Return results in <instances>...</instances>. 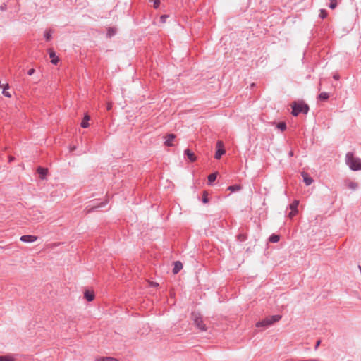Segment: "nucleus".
<instances>
[{
    "instance_id": "nucleus-18",
    "label": "nucleus",
    "mask_w": 361,
    "mask_h": 361,
    "mask_svg": "<svg viewBox=\"0 0 361 361\" xmlns=\"http://www.w3.org/2000/svg\"><path fill=\"white\" fill-rule=\"evenodd\" d=\"M216 177H217L216 173H213L209 174L208 176L209 184L211 185L214 181H215V180L216 179Z\"/></svg>"
},
{
    "instance_id": "nucleus-27",
    "label": "nucleus",
    "mask_w": 361,
    "mask_h": 361,
    "mask_svg": "<svg viewBox=\"0 0 361 361\" xmlns=\"http://www.w3.org/2000/svg\"><path fill=\"white\" fill-rule=\"evenodd\" d=\"M150 1L153 2L154 4V8H157L159 6L160 1L159 0H149Z\"/></svg>"
},
{
    "instance_id": "nucleus-17",
    "label": "nucleus",
    "mask_w": 361,
    "mask_h": 361,
    "mask_svg": "<svg viewBox=\"0 0 361 361\" xmlns=\"http://www.w3.org/2000/svg\"><path fill=\"white\" fill-rule=\"evenodd\" d=\"M89 120H90V116L87 115L85 116L83 120L81 122V124H80L82 128H87L89 126V123H88Z\"/></svg>"
},
{
    "instance_id": "nucleus-14",
    "label": "nucleus",
    "mask_w": 361,
    "mask_h": 361,
    "mask_svg": "<svg viewBox=\"0 0 361 361\" xmlns=\"http://www.w3.org/2000/svg\"><path fill=\"white\" fill-rule=\"evenodd\" d=\"M346 185L348 188L353 190H355L358 187V184L357 183H355V182H353V181H350V180H348L346 181Z\"/></svg>"
},
{
    "instance_id": "nucleus-12",
    "label": "nucleus",
    "mask_w": 361,
    "mask_h": 361,
    "mask_svg": "<svg viewBox=\"0 0 361 361\" xmlns=\"http://www.w3.org/2000/svg\"><path fill=\"white\" fill-rule=\"evenodd\" d=\"M84 296L85 298V299L89 301V302H91L94 299V294L93 292H90L89 290H85V293H84Z\"/></svg>"
},
{
    "instance_id": "nucleus-37",
    "label": "nucleus",
    "mask_w": 361,
    "mask_h": 361,
    "mask_svg": "<svg viewBox=\"0 0 361 361\" xmlns=\"http://www.w3.org/2000/svg\"><path fill=\"white\" fill-rule=\"evenodd\" d=\"M289 155L290 156H293V152L292 151H290V153H289Z\"/></svg>"
},
{
    "instance_id": "nucleus-13",
    "label": "nucleus",
    "mask_w": 361,
    "mask_h": 361,
    "mask_svg": "<svg viewBox=\"0 0 361 361\" xmlns=\"http://www.w3.org/2000/svg\"><path fill=\"white\" fill-rule=\"evenodd\" d=\"M37 173L39 174L40 178L42 179H44L45 176H46V175L47 173V169L42 168V167H39L37 169Z\"/></svg>"
},
{
    "instance_id": "nucleus-21",
    "label": "nucleus",
    "mask_w": 361,
    "mask_h": 361,
    "mask_svg": "<svg viewBox=\"0 0 361 361\" xmlns=\"http://www.w3.org/2000/svg\"><path fill=\"white\" fill-rule=\"evenodd\" d=\"M280 239L279 235L273 234L269 237V241L271 243H277Z\"/></svg>"
},
{
    "instance_id": "nucleus-5",
    "label": "nucleus",
    "mask_w": 361,
    "mask_h": 361,
    "mask_svg": "<svg viewBox=\"0 0 361 361\" xmlns=\"http://www.w3.org/2000/svg\"><path fill=\"white\" fill-rule=\"evenodd\" d=\"M216 152L215 153L214 157L216 159H219L223 154L226 153L225 149H224V144L221 141H218L216 143Z\"/></svg>"
},
{
    "instance_id": "nucleus-6",
    "label": "nucleus",
    "mask_w": 361,
    "mask_h": 361,
    "mask_svg": "<svg viewBox=\"0 0 361 361\" xmlns=\"http://www.w3.org/2000/svg\"><path fill=\"white\" fill-rule=\"evenodd\" d=\"M37 239V237L35 236V235H22L20 238V240L22 241V242H24V243H32V242H35L36 241Z\"/></svg>"
},
{
    "instance_id": "nucleus-35",
    "label": "nucleus",
    "mask_w": 361,
    "mask_h": 361,
    "mask_svg": "<svg viewBox=\"0 0 361 361\" xmlns=\"http://www.w3.org/2000/svg\"><path fill=\"white\" fill-rule=\"evenodd\" d=\"M75 149H76L75 146L71 147H70V151H71V152H73V151H74Z\"/></svg>"
},
{
    "instance_id": "nucleus-36",
    "label": "nucleus",
    "mask_w": 361,
    "mask_h": 361,
    "mask_svg": "<svg viewBox=\"0 0 361 361\" xmlns=\"http://www.w3.org/2000/svg\"><path fill=\"white\" fill-rule=\"evenodd\" d=\"M320 344V341H318L316 343V348Z\"/></svg>"
},
{
    "instance_id": "nucleus-23",
    "label": "nucleus",
    "mask_w": 361,
    "mask_h": 361,
    "mask_svg": "<svg viewBox=\"0 0 361 361\" xmlns=\"http://www.w3.org/2000/svg\"><path fill=\"white\" fill-rule=\"evenodd\" d=\"M0 361H14L13 358L9 356H0Z\"/></svg>"
},
{
    "instance_id": "nucleus-34",
    "label": "nucleus",
    "mask_w": 361,
    "mask_h": 361,
    "mask_svg": "<svg viewBox=\"0 0 361 361\" xmlns=\"http://www.w3.org/2000/svg\"><path fill=\"white\" fill-rule=\"evenodd\" d=\"M112 104L111 103H108L107 104V110H110L111 109Z\"/></svg>"
},
{
    "instance_id": "nucleus-3",
    "label": "nucleus",
    "mask_w": 361,
    "mask_h": 361,
    "mask_svg": "<svg viewBox=\"0 0 361 361\" xmlns=\"http://www.w3.org/2000/svg\"><path fill=\"white\" fill-rule=\"evenodd\" d=\"M191 319L195 326L201 331H207V326L204 324L202 315L199 312H192Z\"/></svg>"
},
{
    "instance_id": "nucleus-4",
    "label": "nucleus",
    "mask_w": 361,
    "mask_h": 361,
    "mask_svg": "<svg viewBox=\"0 0 361 361\" xmlns=\"http://www.w3.org/2000/svg\"><path fill=\"white\" fill-rule=\"evenodd\" d=\"M281 318V315H273L265 318L264 319L257 323V327L264 326L267 327L275 322H279Z\"/></svg>"
},
{
    "instance_id": "nucleus-32",
    "label": "nucleus",
    "mask_w": 361,
    "mask_h": 361,
    "mask_svg": "<svg viewBox=\"0 0 361 361\" xmlns=\"http://www.w3.org/2000/svg\"><path fill=\"white\" fill-rule=\"evenodd\" d=\"M35 72V70L34 68H31L28 71L27 74L29 75H32Z\"/></svg>"
},
{
    "instance_id": "nucleus-10",
    "label": "nucleus",
    "mask_w": 361,
    "mask_h": 361,
    "mask_svg": "<svg viewBox=\"0 0 361 361\" xmlns=\"http://www.w3.org/2000/svg\"><path fill=\"white\" fill-rule=\"evenodd\" d=\"M183 269V264L180 261L174 262V267L173 269V273L174 274H178Z\"/></svg>"
},
{
    "instance_id": "nucleus-9",
    "label": "nucleus",
    "mask_w": 361,
    "mask_h": 361,
    "mask_svg": "<svg viewBox=\"0 0 361 361\" xmlns=\"http://www.w3.org/2000/svg\"><path fill=\"white\" fill-rule=\"evenodd\" d=\"M48 52H49V57L51 59V62L53 63V64H56L59 61V59L58 57L56 56V53L54 52V51L51 49H49L48 50Z\"/></svg>"
},
{
    "instance_id": "nucleus-19",
    "label": "nucleus",
    "mask_w": 361,
    "mask_h": 361,
    "mask_svg": "<svg viewBox=\"0 0 361 361\" xmlns=\"http://www.w3.org/2000/svg\"><path fill=\"white\" fill-rule=\"evenodd\" d=\"M240 189H241V187L239 185H231L228 188V190L231 192H236V191L240 190Z\"/></svg>"
},
{
    "instance_id": "nucleus-33",
    "label": "nucleus",
    "mask_w": 361,
    "mask_h": 361,
    "mask_svg": "<svg viewBox=\"0 0 361 361\" xmlns=\"http://www.w3.org/2000/svg\"><path fill=\"white\" fill-rule=\"evenodd\" d=\"M98 207H92L91 209H87L86 212L87 213H90L92 211H93L95 208H97Z\"/></svg>"
},
{
    "instance_id": "nucleus-30",
    "label": "nucleus",
    "mask_w": 361,
    "mask_h": 361,
    "mask_svg": "<svg viewBox=\"0 0 361 361\" xmlns=\"http://www.w3.org/2000/svg\"><path fill=\"white\" fill-rule=\"evenodd\" d=\"M169 16L167 15H162L161 17H160V20L162 23H166V18H168Z\"/></svg>"
},
{
    "instance_id": "nucleus-28",
    "label": "nucleus",
    "mask_w": 361,
    "mask_h": 361,
    "mask_svg": "<svg viewBox=\"0 0 361 361\" xmlns=\"http://www.w3.org/2000/svg\"><path fill=\"white\" fill-rule=\"evenodd\" d=\"M44 37L46 38L47 40H50L51 39V33L50 31H47L44 34Z\"/></svg>"
},
{
    "instance_id": "nucleus-22",
    "label": "nucleus",
    "mask_w": 361,
    "mask_h": 361,
    "mask_svg": "<svg viewBox=\"0 0 361 361\" xmlns=\"http://www.w3.org/2000/svg\"><path fill=\"white\" fill-rule=\"evenodd\" d=\"M277 128L281 131H284L286 129V124L285 122H279L277 126Z\"/></svg>"
},
{
    "instance_id": "nucleus-1",
    "label": "nucleus",
    "mask_w": 361,
    "mask_h": 361,
    "mask_svg": "<svg viewBox=\"0 0 361 361\" xmlns=\"http://www.w3.org/2000/svg\"><path fill=\"white\" fill-rule=\"evenodd\" d=\"M292 115L298 116L299 114H307L310 110L309 106L302 100L295 101L291 104Z\"/></svg>"
},
{
    "instance_id": "nucleus-26",
    "label": "nucleus",
    "mask_w": 361,
    "mask_h": 361,
    "mask_svg": "<svg viewBox=\"0 0 361 361\" xmlns=\"http://www.w3.org/2000/svg\"><path fill=\"white\" fill-rule=\"evenodd\" d=\"M319 16H320L322 18H325L327 16V12H326V10H324V9H321V10H320Z\"/></svg>"
},
{
    "instance_id": "nucleus-31",
    "label": "nucleus",
    "mask_w": 361,
    "mask_h": 361,
    "mask_svg": "<svg viewBox=\"0 0 361 361\" xmlns=\"http://www.w3.org/2000/svg\"><path fill=\"white\" fill-rule=\"evenodd\" d=\"M3 94L7 97H11L12 95L10 92H2Z\"/></svg>"
},
{
    "instance_id": "nucleus-2",
    "label": "nucleus",
    "mask_w": 361,
    "mask_h": 361,
    "mask_svg": "<svg viewBox=\"0 0 361 361\" xmlns=\"http://www.w3.org/2000/svg\"><path fill=\"white\" fill-rule=\"evenodd\" d=\"M345 162L351 170H361V159L355 157L353 153L348 152L346 154Z\"/></svg>"
},
{
    "instance_id": "nucleus-24",
    "label": "nucleus",
    "mask_w": 361,
    "mask_h": 361,
    "mask_svg": "<svg viewBox=\"0 0 361 361\" xmlns=\"http://www.w3.org/2000/svg\"><path fill=\"white\" fill-rule=\"evenodd\" d=\"M331 1L329 4V8L331 9H334L337 6L336 0H329Z\"/></svg>"
},
{
    "instance_id": "nucleus-7",
    "label": "nucleus",
    "mask_w": 361,
    "mask_h": 361,
    "mask_svg": "<svg viewBox=\"0 0 361 361\" xmlns=\"http://www.w3.org/2000/svg\"><path fill=\"white\" fill-rule=\"evenodd\" d=\"M175 138H176V135H174L173 133L169 134L166 137V140L164 142L165 145L169 146V147L173 146V141L174 140Z\"/></svg>"
},
{
    "instance_id": "nucleus-29",
    "label": "nucleus",
    "mask_w": 361,
    "mask_h": 361,
    "mask_svg": "<svg viewBox=\"0 0 361 361\" xmlns=\"http://www.w3.org/2000/svg\"><path fill=\"white\" fill-rule=\"evenodd\" d=\"M298 213V210H291V212L288 214V217L289 218H293V216H295L296 215V214Z\"/></svg>"
},
{
    "instance_id": "nucleus-16",
    "label": "nucleus",
    "mask_w": 361,
    "mask_h": 361,
    "mask_svg": "<svg viewBox=\"0 0 361 361\" xmlns=\"http://www.w3.org/2000/svg\"><path fill=\"white\" fill-rule=\"evenodd\" d=\"M329 97V94L326 92H322L318 96V99L320 101H326Z\"/></svg>"
},
{
    "instance_id": "nucleus-20",
    "label": "nucleus",
    "mask_w": 361,
    "mask_h": 361,
    "mask_svg": "<svg viewBox=\"0 0 361 361\" xmlns=\"http://www.w3.org/2000/svg\"><path fill=\"white\" fill-rule=\"evenodd\" d=\"M299 204L298 200H294L290 204V209L291 210H298V206Z\"/></svg>"
},
{
    "instance_id": "nucleus-25",
    "label": "nucleus",
    "mask_w": 361,
    "mask_h": 361,
    "mask_svg": "<svg viewBox=\"0 0 361 361\" xmlns=\"http://www.w3.org/2000/svg\"><path fill=\"white\" fill-rule=\"evenodd\" d=\"M207 192L204 191L203 192V197H202V202L204 203H207L209 202V198L207 197Z\"/></svg>"
},
{
    "instance_id": "nucleus-15",
    "label": "nucleus",
    "mask_w": 361,
    "mask_h": 361,
    "mask_svg": "<svg viewBox=\"0 0 361 361\" xmlns=\"http://www.w3.org/2000/svg\"><path fill=\"white\" fill-rule=\"evenodd\" d=\"M95 361H119L118 359L112 357H99Z\"/></svg>"
},
{
    "instance_id": "nucleus-8",
    "label": "nucleus",
    "mask_w": 361,
    "mask_h": 361,
    "mask_svg": "<svg viewBox=\"0 0 361 361\" xmlns=\"http://www.w3.org/2000/svg\"><path fill=\"white\" fill-rule=\"evenodd\" d=\"M302 176L306 185H310L313 183L312 178H311L307 173L302 172Z\"/></svg>"
},
{
    "instance_id": "nucleus-11",
    "label": "nucleus",
    "mask_w": 361,
    "mask_h": 361,
    "mask_svg": "<svg viewBox=\"0 0 361 361\" xmlns=\"http://www.w3.org/2000/svg\"><path fill=\"white\" fill-rule=\"evenodd\" d=\"M185 154L188 157L190 161L193 162L196 160L195 154L189 149L185 150Z\"/></svg>"
}]
</instances>
